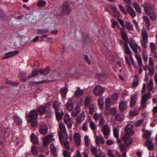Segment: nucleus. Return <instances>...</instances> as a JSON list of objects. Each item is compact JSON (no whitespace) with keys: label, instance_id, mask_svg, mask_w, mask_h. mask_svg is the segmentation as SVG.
Returning <instances> with one entry per match:
<instances>
[{"label":"nucleus","instance_id":"obj_1","mask_svg":"<svg viewBox=\"0 0 157 157\" xmlns=\"http://www.w3.org/2000/svg\"><path fill=\"white\" fill-rule=\"evenodd\" d=\"M151 135V132L148 130H146L144 133L143 137L147 139L146 141L144 146H147L148 149L150 150H152L154 148V145L153 143L149 137Z\"/></svg>","mask_w":157,"mask_h":157},{"label":"nucleus","instance_id":"obj_2","mask_svg":"<svg viewBox=\"0 0 157 157\" xmlns=\"http://www.w3.org/2000/svg\"><path fill=\"white\" fill-rule=\"evenodd\" d=\"M70 6V3L67 1L63 4L62 7L59 10L60 15L62 16L64 14L68 15L71 13V10Z\"/></svg>","mask_w":157,"mask_h":157},{"label":"nucleus","instance_id":"obj_3","mask_svg":"<svg viewBox=\"0 0 157 157\" xmlns=\"http://www.w3.org/2000/svg\"><path fill=\"white\" fill-rule=\"evenodd\" d=\"M151 98V94L150 92H149L144 94L142 97L141 100L140 102V108L144 109L147 105L146 102L147 100Z\"/></svg>","mask_w":157,"mask_h":157},{"label":"nucleus","instance_id":"obj_4","mask_svg":"<svg viewBox=\"0 0 157 157\" xmlns=\"http://www.w3.org/2000/svg\"><path fill=\"white\" fill-rule=\"evenodd\" d=\"M104 90L103 87L100 85H97L94 89L93 92L95 96H101L104 92Z\"/></svg>","mask_w":157,"mask_h":157},{"label":"nucleus","instance_id":"obj_5","mask_svg":"<svg viewBox=\"0 0 157 157\" xmlns=\"http://www.w3.org/2000/svg\"><path fill=\"white\" fill-rule=\"evenodd\" d=\"M37 111L35 110H31L29 114L26 116V118L27 121H30L31 120H36L38 117Z\"/></svg>","mask_w":157,"mask_h":157},{"label":"nucleus","instance_id":"obj_6","mask_svg":"<svg viewBox=\"0 0 157 157\" xmlns=\"http://www.w3.org/2000/svg\"><path fill=\"white\" fill-rule=\"evenodd\" d=\"M133 129V125L130 124L127 125L124 128V131L125 132V134L127 135V136H132L135 133V131Z\"/></svg>","mask_w":157,"mask_h":157},{"label":"nucleus","instance_id":"obj_7","mask_svg":"<svg viewBox=\"0 0 157 157\" xmlns=\"http://www.w3.org/2000/svg\"><path fill=\"white\" fill-rule=\"evenodd\" d=\"M90 150L92 155L96 157H101L103 154V152L101 151L100 148L98 150L95 147L91 146Z\"/></svg>","mask_w":157,"mask_h":157},{"label":"nucleus","instance_id":"obj_8","mask_svg":"<svg viewBox=\"0 0 157 157\" xmlns=\"http://www.w3.org/2000/svg\"><path fill=\"white\" fill-rule=\"evenodd\" d=\"M48 129V127L46 124L41 123L39 126L38 131L41 134L45 135L47 133Z\"/></svg>","mask_w":157,"mask_h":157},{"label":"nucleus","instance_id":"obj_9","mask_svg":"<svg viewBox=\"0 0 157 157\" xmlns=\"http://www.w3.org/2000/svg\"><path fill=\"white\" fill-rule=\"evenodd\" d=\"M64 122L68 128H71L72 125L71 119L68 114H65L64 117Z\"/></svg>","mask_w":157,"mask_h":157},{"label":"nucleus","instance_id":"obj_10","mask_svg":"<svg viewBox=\"0 0 157 157\" xmlns=\"http://www.w3.org/2000/svg\"><path fill=\"white\" fill-rule=\"evenodd\" d=\"M129 136H127V134H124L122 138V139L124 141V145H126V147L129 146L133 141V140L132 138H129Z\"/></svg>","mask_w":157,"mask_h":157},{"label":"nucleus","instance_id":"obj_11","mask_svg":"<svg viewBox=\"0 0 157 157\" xmlns=\"http://www.w3.org/2000/svg\"><path fill=\"white\" fill-rule=\"evenodd\" d=\"M102 131L104 134L105 138L107 139H108L110 130L108 124H105L104 125L102 129Z\"/></svg>","mask_w":157,"mask_h":157},{"label":"nucleus","instance_id":"obj_12","mask_svg":"<svg viewBox=\"0 0 157 157\" xmlns=\"http://www.w3.org/2000/svg\"><path fill=\"white\" fill-rule=\"evenodd\" d=\"M81 109L78 103L76 104L75 108L72 111L71 115L73 117H76L80 112Z\"/></svg>","mask_w":157,"mask_h":157},{"label":"nucleus","instance_id":"obj_13","mask_svg":"<svg viewBox=\"0 0 157 157\" xmlns=\"http://www.w3.org/2000/svg\"><path fill=\"white\" fill-rule=\"evenodd\" d=\"M127 108V103L124 101H121L119 104V109L121 112L125 111Z\"/></svg>","mask_w":157,"mask_h":157},{"label":"nucleus","instance_id":"obj_14","mask_svg":"<svg viewBox=\"0 0 157 157\" xmlns=\"http://www.w3.org/2000/svg\"><path fill=\"white\" fill-rule=\"evenodd\" d=\"M126 9L128 13L130 16L133 17H134L136 16V15L135 11L130 5L126 6Z\"/></svg>","mask_w":157,"mask_h":157},{"label":"nucleus","instance_id":"obj_15","mask_svg":"<svg viewBox=\"0 0 157 157\" xmlns=\"http://www.w3.org/2000/svg\"><path fill=\"white\" fill-rule=\"evenodd\" d=\"M121 33L122 37L125 42L127 43L129 41L126 32L124 30V28H120Z\"/></svg>","mask_w":157,"mask_h":157},{"label":"nucleus","instance_id":"obj_16","mask_svg":"<svg viewBox=\"0 0 157 157\" xmlns=\"http://www.w3.org/2000/svg\"><path fill=\"white\" fill-rule=\"evenodd\" d=\"M137 99L136 94L134 95L131 97L130 101V106L131 108H133L135 105Z\"/></svg>","mask_w":157,"mask_h":157},{"label":"nucleus","instance_id":"obj_17","mask_svg":"<svg viewBox=\"0 0 157 157\" xmlns=\"http://www.w3.org/2000/svg\"><path fill=\"white\" fill-rule=\"evenodd\" d=\"M85 115L82 113H81L77 117L76 119V122L77 124H80L85 119Z\"/></svg>","mask_w":157,"mask_h":157},{"label":"nucleus","instance_id":"obj_18","mask_svg":"<svg viewBox=\"0 0 157 157\" xmlns=\"http://www.w3.org/2000/svg\"><path fill=\"white\" fill-rule=\"evenodd\" d=\"M65 105L67 109L69 111L72 110L74 107L73 102L70 100L68 101L65 104Z\"/></svg>","mask_w":157,"mask_h":157},{"label":"nucleus","instance_id":"obj_19","mask_svg":"<svg viewBox=\"0 0 157 157\" xmlns=\"http://www.w3.org/2000/svg\"><path fill=\"white\" fill-rule=\"evenodd\" d=\"M50 68L48 66H47L44 69H39V73L41 75H45L49 73L50 71Z\"/></svg>","mask_w":157,"mask_h":157},{"label":"nucleus","instance_id":"obj_20","mask_svg":"<svg viewBox=\"0 0 157 157\" xmlns=\"http://www.w3.org/2000/svg\"><path fill=\"white\" fill-rule=\"evenodd\" d=\"M18 53V52L17 51H11L10 52H9L7 53H6L5 55H9V56H6L3 57V59H5L7 58H9L12 56H16L17 55Z\"/></svg>","mask_w":157,"mask_h":157},{"label":"nucleus","instance_id":"obj_21","mask_svg":"<svg viewBox=\"0 0 157 157\" xmlns=\"http://www.w3.org/2000/svg\"><path fill=\"white\" fill-rule=\"evenodd\" d=\"M46 108L43 105H41L37 109L38 114L40 115H43L46 113Z\"/></svg>","mask_w":157,"mask_h":157},{"label":"nucleus","instance_id":"obj_22","mask_svg":"<svg viewBox=\"0 0 157 157\" xmlns=\"http://www.w3.org/2000/svg\"><path fill=\"white\" fill-rule=\"evenodd\" d=\"M50 135H48L46 136L44 138V140L43 142V144L45 147H47L49 143L50 142V137L49 136Z\"/></svg>","mask_w":157,"mask_h":157},{"label":"nucleus","instance_id":"obj_23","mask_svg":"<svg viewBox=\"0 0 157 157\" xmlns=\"http://www.w3.org/2000/svg\"><path fill=\"white\" fill-rule=\"evenodd\" d=\"M55 113L57 120L58 122H60L63 116V112L60 113L58 111V110L56 111Z\"/></svg>","mask_w":157,"mask_h":157},{"label":"nucleus","instance_id":"obj_24","mask_svg":"<svg viewBox=\"0 0 157 157\" xmlns=\"http://www.w3.org/2000/svg\"><path fill=\"white\" fill-rule=\"evenodd\" d=\"M67 91V88L66 87L61 88L60 92L62 98H64L65 97Z\"/></svg>","mask_w":157,"mask_h":157},{"label":"nucleus","instance_id":"obj_25","mask_svg":"<svg viewBox=\"0 0 157 157\" xmlns=\"http://www.w3.org/2000/svg\"><path fill=\"white\" fill-rule=\"evenodd\" d=\"M31 141L33 144H37L38 143V140L37 136H35V134L33 133L32 134L31 136Z\"/></svg>","mask_w":157,"mask_h":157},{"label":"nucleus","instance_id":"obj_26","mask_svg":"<svg viewBox=\"0 0 157 157\" xmlns=\"http://www.w3.org/2000/svg\"><path fill=\"white\" fill-rule=\"evenodd\" d=\"M140 112V108L136 107L133 110H130L129 112L130 114L133 116H136Z\"/></svg>","mask_w":157,"mask_h":157},{"label":"nucleus","instance_id":"obj_27","mask_svg":"<svg viewBox=\"0 0 157 157\" xmlns=\"http://www.w3.org/2000/svg\"><path fill=\"white\" fill-rule=\"evenodd\" d=\"M105 108L106 110H108L111 106V101L109 98H107L105 102Z\"/></svg>","mask_w":157,"mask_h":157},{"label":"nucleus","instance_id":"obj_28","mask_svg":"<svg viewBox=\"0 0 157 157\" xmlns=\"http://www.w3.org/2000/svg\"><path fill=\"white\" fill-rule=\"evenodd\" d=\"M80 135L78 133H76L74 136V138L77 145H79L80 142Z\"/></svg>","mask_w":157,"mask_h":157},{"label":"nucleus","instance_id":"obj_29","mask_svg":"<svg viewBox=\"0 0 157 157\" xmlns=\"http://www.w3.org/2000/svg\"><path fill=\"white\" fill-rule=\"evenodd\" d=\"M144 9L146 14H149L151 13V12L154 11L151 9L150 5H146L144 7Z\"/></svg>","mask_w":157,"mask_h":157},{"label":"nucleus","instance_id":"obj_30","mask_svg":"<svg viewBox=\"0 0 157 157\" xmlns=\"http://www.w3.org/2000/svg\"><path fill=\"white\" fill-rule=\"evenodd\" d=\"M124 52L127 54L130 55L132 54V52L130 49L129 48L128 44L126 43L124 45Z\"/></svg>","mask_w":157,"mask_h":157},{"label":"nucleus","instance_id":"obj_31","mask_svg":"<svg viewBox=\"0 0 157 157\" xmlns=\"http://www.w3.org/2000/svg\"><path fill=\"white\" fill-rule=\"evenodd\" d=\"M153 81L152 79H150L149 82L147 84V89L148 90L150 91H151L153 87Z\"/></svg>","mask_w":157,"mask_h":157},{"label":"nucleus","instance_id":"obj_32","mask_svg":"<svg viewBox=\"0 0 157 157\" xmlns=\"http://www.w3.org/2000/svg\"><path fill=\"white\" fill-rule=\"evenodd\" d=\"M83 93V90L80 88L78 89L75 92V95L76 97H79L82 95Z\"/></svg>","mask_w":157,"mask_h":157},{"label":"nucleus","instance_id":"obj_33","mask_svg":"<svg viewBox=\"0 0 157 157\" xmlns=\"http://www.w3.org/2000/svg\"><path fill=\"white\" fill-rule=\"evenodd\" d=\"M104 101L103 98L102 97L99 98L98 100V105L101 109H102L103 108Z\"/></svg>","mask_w":157,"mask_h":157},{"label":"nucleus","instance_id":"obj_34","mask_svg":"<svg viewBox=\"0 0 157 157\" xmlns=\"http://www.w3.org/2000/svg\"><path fill=\"white\" fill-rule=\"evenodd\" d=\"M13 118L14 121L17 125H21L22 124V121L21 120L20 118L18 116H14Z\"/></svg>","mask_w":157,"mask_h":157},{"label":"nucleus","instance_id":"obj_35","mask_svg":"<svg viewBox=\"0 0 157 157\" xmlns=\"http://www.w3.org/2000/svg\"><path fill=\"white\" fill-rule=\"evenodd\" d=\"M143 17L144 21H145L146 26L147 27H150V22L148 18L145 15L143 16Z\"/></svg>","mask_w":157,"mask_h":157},{"label":"nucleus","instance_id":"obj_36","mask_svg":"<svg viewBox=\"0 0 157 157\" xmlns=\"http://www.w3.org/2000/svg\"><path fill=\"white\" fill-rule=\"evenodd\" d=\"M133 6L137 12H138V13H141V9L140 8L139 4L137 3L134 2L133 3Z\"/></svg>","mask_w":157,"mask_h":157},{"label":"nucleus","instance_id":"obj_37","mask_svg":"<svg viewBox=\"0 0 157 157\" xmlns=\"http://www.w3.org/2000/svg\"><path fill=\"white\" fill-rule=\"evenodd\" d=\"M37 148L35 146L33 145L31 147V151L34 155H37L38 153L37 151Z\"/></svg>","mask_w":157,"mask_h":157},{"label":"nucleus","instance_id":"obj_38","mask_svg":"<svg viewBox=\"0 0 157 157\" xmlns=\"http://www.w3.org/2000/svg\"><path fill=\"white\" fill-rule=\"evenodd\" d=\"M59 128L64 134L66 133V129L64 124L63 123H59Z\"/></svg>","mask_w":157,"mask_h":157},{"label":"nucleus","instance_id":"obj_39","mask_svg":"<svg viewBox=\"0 0 157 157\" xmlns=\"http://www.w3.org/2000/svg\"><path fill=\"white\" fill-rule=\"evenodd\" d=\"M125 26L129 30H133V25L130 22L127 21L125 23Z\"/></svg>","mask_w":157,"mask_h":157},{"label":"nucleus","instance_id":"obj_40","mask_svg":"<svg viewBox=\"0 0 157 157\" xmlns=\"http://www.w3.org/2000/svg\"><path fill=\"white\" fill-rule=\"evenodd\" d=\"M111 21L112 23V27L113 28H114L115 27H117L118 29L120 28V25L117 21L113 20H111Z\"/></svg>","mask_w":157,"mask_h":157},{"label":"nucleus","instance_id":"obj_41","mask_svg":"<svg viewBox=\"0 0 157 157\" xmlns=\"http://www.w3.org/2000/svg\"><path fill=\"white\" fill-rule=\"evenodd\" d=\"M124 116L122 114H118L116 116L115 119L118 121H121L124 120Z\"/></svg>","mask_w":157,"mask_h":157},{"label":"nucleus","instance_id":"obj_42","mask_svg":"<svg viewBox=\"0 0 157 157\" xmlns=\"http://www.w3.org/2000/svg\"><path fill=\"white\" fill-rule=\"evenodd\" d=\"M150 17V18L152 20V21H154L155 20L156 18V14L153 11V12H151L149 14H148Z\"/></svg>","mask_w":157,"mask_h":157},{"label":"nucleus","instance_id":"obj_43","mask_svg":"<svg viewBox=\"0 0 157 157\" xmlns=\"http://www.w3.org/2000/svg\"><path fill=\"white\" fill-rule=\"evenodd\" d=\"M119 95L117 93L113 94L111 96V99L114 102H116L118 100Z\"/></svg>","mask_w":157,"mask_h":157},{"label":"nucleus","instance_id":"obj_44","mask_svg":"<svg viewBox=\"0 0 157 157\" xmlns=\"http://www.w3.org/2000/svg\"><path fill=\"white\" fill-rule=\"evenodd\" d=\"M149 72L148 74L149 75L151 76H153L155 73V70L154 67H148Z\"/></svg>","mask_w":157,"mask_h":157},{"label":"nucleus","instance_id":"obj_45","mask_svg":"<svg viewBox=\"0 0 157 157\" xmlns=\"http://www.w3.org/2000/svg\"><path fill=\"white\" fill-rule=\"evenodd\" d=\"M95 108V106L93 104L90 106L89 108V112L91 115L93 114Z\"/></svg>","mask_w":157,"mask_h":157},{"label":"nucleus","instance_id":"obj_46","mask_svg":"<svg viewBox=\"0 0 157 157\" xmlns=\"http://www.w3.org/2000/svg\"><path fill=\"white\" fill-rule=\"evenodd\" d=\"M49 32V30L47 29H38L37 33L39 34H44L47 33Z\"/></svg>","mask_w":157,"mask_h":157},{"label":"nucleus","instance_id":"obj_47","mask_svg":"<svg viewBox=\"0 0 157 157\" xmlns=\"http://www.w3.org/2000/svg\"><path fill=\"white\" fill-rule=\"evenodd\" d=\"M46 2L43 0H40L37 3V6L39 7H43L46 4Z\"/></svg>","mask_w":157,"mask_h":157},{"label":"nucleus","instance_id":"obj_48","mask_svg":"<svg viewBox=\"0 0 157 157\" xmlns=\"http://www.w3.org/2000/svg\"><path fill=\"white\" fill-rule=\"evenodd\" d=\"M94 117L95 120H100L103 117L101 114H98L96 113L94 114Z\"/></svg>","mask_w":157,"mask_h":157},{"label":"nucleus","instance_id":"obj_49","mask_svg":"<svg viewBox=\"0 0 157 157\" xmlns=\"http://www.w3.org/2000/svg\"><path fill=\"white\" fill-rule=\"evenodd\" d=\"M51 82V81L50 80L48 81H47V80H43L42 81L40 82H30L29 84H30V85L32 86H33L35 84H38L40 83H46V82Z\"/></svg>","mask_w":157,"mask_h":157},{"label":"nucleus","instance_id":"obj_50","mask_svg":"<svg viewBox=\"0 0 157 157\" xmlns=\"http://www.w3.org/2000/svg\"><path fill=\"white\" fill-rule=\"evenodd\" d=\"M64 134V136H63L62 133H61V134H60L59 135V140L60 141V142H62V137L63 138H65L66 139H67L68 138V136L67 135V133L66 132V133Z\"/></svg>","mask_w":157,"mask_h":157},{"label":"nucleus","instance_id":"obj_51","mask_svg":"<svg viewBox=\"0 0 157 157\" xmlns=\"http://www.w3.org/2000/svg\"><path fill=\"white\" fill-rule=\"evenodd\" d=\"M53 107L56 111L58 110L59 106L57 102L55 101H54L53 104Z\"/></svg>","mask_w":157,"mask_h":157},{"label":"nucleus","instance_id":"obj_52","mask_svg":"<svg viewBox=\"0 0 157 157\" xmlns=\"http://www.w3.org/2000/svg\"><path fill=\"white\" fill-rule=\"evenodd\" d=\"M136 59L138 63L140 65H142V60L141 56L140 55L136 56Z\"/></svg>","mask_w":157,"mask_h":157},{"label":"nucleus","instance_id":"obj_53","mask_svg":"<svg viewBox=\"0 0 157 157\" xmlns=\"http://www.w3.org/2000/svg\"><path fill=\"white\" fill-rule=\"evenodd\" d=\"M119 7L120 8V9L122 13H123L125 15H127V11H126L125 10L124 8L122 5H119Z\"/></svg>","mask_w":157,"mask_h":157},{"label":"nucleus","instance_id":"obj_54","mask_svg":"<svg viewBox=\"0 0 157 157\" xmlns=\"http://www.w3.org/2000/svg\"><path fill=\"white\" fill-rule=\"evenodd\" d=\"M114 136L116 138H118L119 137L118 130L117 128H115L113 130Z\"/></svg>","mask_w":157,"mask_h":157},{"label":"nucleus","instance_id":"obj_55","mask_svg":"<svg viewBox=\"0 0 157 157\" xmlns=\"http://www.w3.org/2000/svg\"><path fill=\"white\" fill-rule=\"evenodd\" d=\"M50 148L51 150V151L54 155H55V152L56 150V147L54 146V145L51 144L50 145Z\"/></svg>","mask_w":157,"mask_h":157},{"label":"nucleus","instance_id":"obj_56","mask_svg":"<svg viewBox=\"0 0 157 157\" xmlns=\"http://www.w3.org/2000/svg\"><path fill=\"white\" fill-rule=\"evenodd\" d=\"M129 45L130 47L133 50L135 53H136L137 52V49L135 48L134 45L132 44L131 42L129 43Z\"/></svg>","mask_w":157,"mask_h":157},{"label":"nucleus","instance_id":"obj_57","mask_svg":"<svg viewBox=\"0 0 157 157\" xmlns=\"http://www.w3.org/2000/svg\"><path fill=\"white\" fill-rule=\"evenodd\" d=\"M143 120H139L135 123V126L137 127L141 126L143 123Z\"/></svg>","mask_w":157,"mask_h":157},{"label":"nucleus","instance_id":"obj_58","mask_svg":"<svg viewBox=\"0 0 157 157\" xmlns=\"http://www.w3.org/2000/svg\"><path fill=\"white\" fill-rule=\"evenodd\" d=\"M139 83L138 80L137 79H134L132 83V87L135 88L138 85Z\"/></svg>","mask_w":157,"mask_h":157},{"label":"nucleus","instance_id":"obj_59","mask_svg":"<svg viewBox=\"0 0 157 157\" xmlns=\"http://www.w3.org/2000/svg\"><path fill=\"white\" fill-rule=\"evenodd\" d=\"M28 122H31V124L33 127H35L37 124V122L35 120H31L30 121H28Z\"/></svg>","mask_w":157,"mask_h":157},{"label":"nucleus","instance_id":"obj_60","mask_svg":"<svg viewBox=\"0 0 157 157\" xmlns=\"http://www.w3.org/2000/svg\"><path fill=\"white\" fill-rule=\"evenodd\" d=\"M1 18L4 20H6L8 19V17L6 14L4 13H2L0 14Z\"/></svg>","mask_w":157,"mask_h":157},{"label":"nucleus","instance_id":"obj_61","mask_svg":"<svg viewBox=\"0 0 157 157\" xmlns=\"http://www.w3.org/2000/svg\"><path fill=\"white\" fill-rule=\"evenodd\" d=\"M63 155L64 157H71L70 153H69L67 150H65L63 152Z\"/></svg>","mask_w":157,"mask_h":157},{"label":"nucleus","instance_id":"obj_62","mask_svg":"<svg viewBox=\"0 0 157 157\" xmlns=\"http://www.w3.org/2000/svg\"><path fill=\"white\" fill-rule=\"evenodd\" d=\"M90 126L92 130H94L96 129V126L95 124L92 121H90Z\"/></svg>","mask_w":157,"mask_h":157},{"label":"nucleus","instance_id":"obj_63","mask_svg":"<svg viewBox=\"0 0 157 157\" xmlns=\"http://www.w3.org/2000/svg\"><path fill=\"white\" fill-rule=\"evenodd\" d=\"M127 147L126 145L124 146L123 144H121L120 146V149L121 151H126Z\"/></svg>","mask_w":157,"mask_h":157},{"label":"nucleus","instance_id":"obj_64","mask_svg":"<svg viewBox=\"0 0 157 157\" xmlns=\"http://www.w3.org/2000/svg\"><path fill=\"white\" fill-rule=\"evenodd\" d=\"M88 122H84L82 125V129L85 131H86L88 129Z\"/></svg>","mask_w":157,"mask_h":157}]
</instances>
